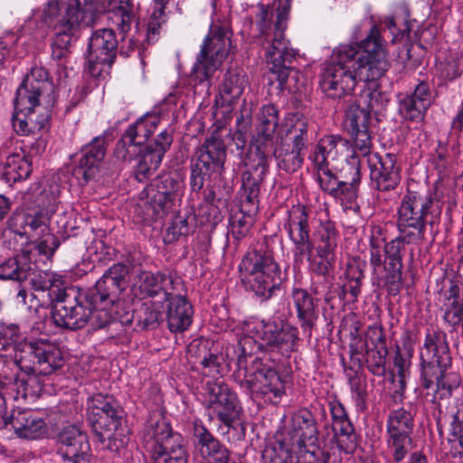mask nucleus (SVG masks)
I'll return each mask as SVG.
<instances>
[{"mask_svg":"<svg viewBox=\"0 0 463 463\" xmlns=\"http://www.w3.org/2000/svg\"><path fill=\"white\" fill-rule=\"evenodd\" d=\"M346 102L348 105L345 109V128L347 132L368 128L371 119L370 111L361 108L353 100V98H350Z\"/></svg>","mask_w":463,"mask_h":463,"instance_id":"obj_50","label":"nucleus"},{"mask_svg":"<svg viewBox=\"0 0 463 463\" xmlns=\"http://www.w3.org/2000/svg\"><path fill=\"white\" fill-rule=\"evenodd\" d=\"M305 150L291 146L289 144L281 143L279 146L273 147L271 144L270 149L267 148V156L272 153L277 165L280 170L287 173H295L303 164V152Z\"/></svg>","mask_w":463,"mask_h":463,"instance_id":"obj_37","label":"nucleus"},{"mask_svg":"<svg viewBox=\"0 0 463 463\" xmlns=\"http://www.w3.org/2000/svg\"><path fill=\"white\" fill-rule=\"evenodd\" d=\"M34 291H48L52 302L62 290L63 281L59 278L55 279L44 272H35L30 262V275L23 281Z\"/></svg>","mask_w":463,"mask_h":463,"instance_id":"obj_45","label":"nucleus"},{"mask_svg":"<svg viewBox=\"0 0 463 463\" xmlns=\"http://www.w3.org/2000/svg\"><path fill=\"white\" fill-rule=\"evenodd\" d=\"M123 418V409L113 395L99 392L88 398L86 421L100 443L106 440L104 432L122 426Z\"/></svg>","mask_w":463,"mask_h":463,"instance_id":"obj_11","label":"nucleus"},{"mask_svg":"<svg viewBox=\"0 0 463 463\" xmlns=\"http://www.w3.org/2000/svg\"><path fill=\"white\" fill-rule=\"evenodd\" d=\"M32 164L24 156L18 154L9 155L1 172V178L9 184L27 179L32 173Z\"/></svg>","mask_w":463,"mask_h":463,"instance_id":"obj_44","label":"nucleus"},{"mask_svg":"<svg viewBox=\"0 0 463 463\" xmlns=\"http://www.w3.org/2000/svg\"><path fill=\"white\" fill-rule=\"evenodd\" d=\"M151 463H188L189 455L182 444V438L176 440H167L165 446L155 449L150 447L148 453Z\"/></svg>","mask_w":463,"mask_h":463,"instance_id":"obj_38","label":"nucleus"},{"mask_svg":"<svg viewBox=\"0 0 463 463\" xmlns=\"http://www.w3.org/2000/svg\"><path fill=\"white\" fill-rule=\"evenodd\" d=\"M332 430L334 432L333 439L340 451L353 453L355 450L357 435L350 420L332 423Z\"/></svg>","mask_w":463,"mask_h":463,"instance_id":"obj_48","label":"nucleus"},{"mask_svg":"<svg viewBox=\"0 0 463 463\" xmlns=\"http://www.w3.org/2000/svg\"><path fill=\"white\" fill-rule=\"evenodd\" d=\"M184 184L183 177L176 171L157 175L148 187L141 193L146 194V203L156 214L168 212L176 199L182 195Z\"/></svg>","mask_w":463,"mask_h":463,"instance_id":"obj_20","label":"nucleus"},{"mask_svg":"<svg viewBox=\"0 0 463 463\" xmlns=\"http://www.w3.org/2000/svg\"><path fill=\"white\" fill-rule=\"evenodd\" d=\"M441 212L440 201L430 191H408L398 210L400 235L384 245L387 262L402 263L404 244L424 240L427 226L432 228L439 223Z\"/></svg>","mask_w":463,"mask_h":463,"instance_id":"obj_2","label":"nucleus"},{"mask_svg":"<svg viewBox=\"0 0 463 463\" xmlns=\"http://www.w3.org/2000/svg\"><path fill=\"white\" fill-rule=\"evenodd\" d=\"M106 151L105 137L102 136L94 137L81 149L78 164L73 169V175L80 181L82 180V184L95 179L99 173Z\"/></svg>","mask_w":463,"mask_h":463,"instance_id":"obj_26","label":"nucleus"},{"mask_svg":"<svg viewBox=\"0 0 463 463\" xmlns=\"http://www.w3.org/2000/svg\"><path fill=\"white\" fill-rule=\"evenodd\" d=\"M107 11L109 19L122 34H127L135 21L134 5L132 0H109Z\"/></svg>","mask_w":463,"mask_h":463,"instance_id":"obj_39","label":"nucleus"},{"mask_svg":"<svg viewBox=\"0 0 463 463\" xmlns=\"http://www.w3.org/2000/svg\"><path fill=\"white\" fill-rule=\"evenodd\" d=\"M294 430L298 435V444L312 445L319 440V430L315 416L311 411L304 408L293 417Z\"/></svg>","mask_w":463,"mask_h":463,"instance_id":"obj_41","label":"nucleus"},{"mask_svg":"<svg viewBox=\"0 0 463 463\" xmlns=\"http://www.w3.org/2000/svg\"><path fill=\"white\" fill-rule=\"evenodd\" d=\"M129 268L123 263H115L109 267L102 275L118 288L126 290L128 287Z\"/></svg>","mask_w":463,"mask_h":463,"instance_id":"obj_59","label":"nucleus"},{"mask_svg":"<svg viewBox=\"0 0 463 463\" xmlns=\"http://www.w3.org/2000/svg\"><path fill=\"white\" fill-rule=\"evenodd\" d=\"M160 119L156 115L146 114L130 124L118 140L114 156L117 161L128 165L139 153V148L146 146L148 138L156 131Z\"/></svg>","mask_w":463,"mask_h":463,"instance_id":"obj_18","label":"nucleus"},{"mask_svg":"<svg viewBox=\"0 0 463 463\" xmlns=\"http://www.w3.org/2000/svg\"><path fill=\"white\" fill-rule=\"evenodd\" d=\"M402 263L387 262L384 265L385 275L383 278V287L389 295L396 296L402 289Z\"/></svg>","mask_w":463,"mask_h":463,"instance_id":"obj_55","label":"nucleus"},{"mask_svg":"<svg viewBox=\"0 0 463 463\" xmlns=\"http://www.w3.org/2000/svg\"><path fill=\"white\" fill-rule=\"evenodd\" d=\"M191 232L188 218L183 215H176L173 219L171 226L166 230L165 242L172 243L177 241L181 236H187Z\"/></svg>","mask_w":463,"mask_h":463,"instance_id":"obj_60","label":"nucleus"},{"mask_svg":"<svg viewBox=\"0 0 463 463\" xmlns=\"http://www.w3.org/2000/svg\"><path fill=\"white\" fill-rule=\"evenodd\" d=\"M49 219L43 213H26L23 215L21 228L23 231H15L20 237H36L44 233L48 228Z\"/></svg>","mask_w":463,"mask_h":463,"instance_id":"obj_51","label":"nucleus"},{"mask_svg":"<svg viewBox=\"0 0 463 463\" xmlns=\"http://www.w3.org/2000/svg\"><path fill=\"white\" fill-rule=\"evenodd\" d=\"M57 454L64 462L90 463L92 457L87 433L77 425L64 426L57 436Z\"/></svg>","mask_w":463,"mask_h":463,"instance_id":"obj_23","label":"nucleus"},{"mask_svg":"<svg viewBox=\"0 0 463 463\" xmlns=\"http://www.w3.org/2000/svg\"><path fill=\"white\" fill-rule=\"evenodd\" d=\"M30 260L25 254L15 255L0 263V279L23 283L30 275Z\"/></svg>","mask_w":463,"mask_h":463,"instance_id":"obj_47","label":"nucleus"},{"mask_svg":"<svg viewBox=\"0 0 463 463\" xmlns=\"http://www.w3.org/2000/svg\"><path fill=\"white\" fill-rule=\"evenodd\" d=\"M52 319L56 326L79 330L90 320L93 309L98 307L89 294L76 287H64L52 302Z\"/></svg>","mask_w":463,"mask_h":463,"instance_id":"obj_9","label":"nucleus"},{"mask_svg":"<svg viewBox=\"0 0 463 463\" xmlns=\"http://www.w3.org/2000/svg\"><path fill=\"white\" fill-rule=\"evenodd\" d=\"M396 162V156L392 153H374L369 156L370 177L377 190H393L400 183V168Z\"/></svg>","mask_w":463,"mask_h":463,"instance_id":"obj_25","label":"nucleus"},{"mask_svg":"<svg viewBox=\"0 0 463 463\" xmlns=\"http://www.w3.org/2000/svg\"><path fill=\"white\" fill-rule=\"evenodd\" d=\"M248 86V78L241 68L229 69L220 90L222 99L229 104L237 100Z\"/></svg>","mask_w":463,"mask_h":463,"instance_id":"obj_40","label":"nucleus"},{"mask_svg":"<svg viewBox=\"0 0 463 463\" xmlns=\"http://www.w3.org/2000/svg\"><path fill=\"white\" fill-rule=\"evenodd\" d=\"M427 109L420 102L408 95L401 97L399 99L398 113L404 120L420 122L423 120Z\"/></svg>","mask_w":463,"mask_h":463,"instance_id":"obj_54","label":"nucleus"},{"mask_svg":"<svg viewBox=\"0 0 463 463\" xmlns=\"http://www.w3.org/2000/svg\"><path fill=\"white\" fill-rule=\"evenodd\" d=\"M414 429V413L399 408L392 411L387 419V446L395 462L404 459L412 449L411 434Z\"/></svg>","mask_w":463,"mask_h":463,"instance_id":"obj_19","label":"nucleus"},{"mask_svg":"<svg viewBox=\"0 0 463 463\" xmlns=\"http://www.w3.org/2000/svg\"><path fill=\"white\" fill-rule=\"evenodd\" d=\"M257 163L250 165L241 175V188L244 191L246 203L254 205L259 202L260 186L268 173L267 151L257 147Z\"/></svg>","mask_w":463,"mask_h":463,"instance_id":"obj_30","label":"nucleus"},{"mask_svg":"<svg viewBox=\"0 0 463 463\" xmlns=\"http://www.w3.org/2000/svg\"><path fill=\"white\" fill-rule=\"evenodd\" d=\"M53 89L48 71L42 67L33 68L16 90L14 107L24 111L39 106L41 98H47L49 102Z\"/></svg>","mask_w":463,"mask_h":463,"instance_id":"obj_21","label":"nucleus"},{"mask_svg":"<svg viewBox=\"0 0 463 463\" xmlns=\"http://www.w3.org/2000/svg\"><path fill=\"white\" fill-rule=\"evenodd\" d=\"M339 239V232L333 221L326 220L320 222L315 231V241H313L316 253H326L335 255Z\"/></svg>","mask_w":463,"mask_h":463,"instance_id":"obj_43","label":"nucleus"},{"mask_svg":"<svg viewBox=\"0 0 463 463\" xmlns=\"http://www.w3.org/2000/svg\"><path fill=\"white\" fill-rule=\"evenodd\" d=\"M172 143V133L165 129L153 142L139 148V153L134 156V159H137V165L133 166L135 178L138 182H146L158 169Z\"/></svg>","mask_w":463,"mask_h":463,"instance_id":"obj_22","label":"nucleus"},{"mask_svg":"<svg viewBox=\"0 0 463 463\" xmlns=\"http://www.w3.org/2000/svg\"><path fill=\"white\" fill-rule=\"evenodd\" d=\"M182 437L175 433L169 422L160 414H154L147 420L143 430V441L147 453L151 448L165 446L167 440L180 439Z\"/></svg>","mask_w":463,"mask_h":463,"instance_id":"obj_33","label":"nucleus"},{"mask_svg":"<svg viewBox=\"0 0 463 463\" xmlns=\"http://www.w3.org/2000/svg\"><path fill=\"white\" fill-rule=\"evenodd\" d=\"M106 440L104 448L111 452H118L128 444V438L124 434L122 426L118 430L104 432Z\"/></svg>","mask_w":463,"mask_h":463,"instance_id":"obj_63","label":"nucleus"},{"mask_svg":"<svg viewBox=\"0 0 463 463\" xmlns=\"http://www.w3.org/2000/svg\"><path fill=\"white\" fill-rule=\"evenodd\" d=\"M198 357L201 359L200 364L207 370L208 374H221L223 373L224 358L222 354H215L207 351L206 345L199 348Z\"/></svg>","mask_w":463,"mask_h":463,"instance_id":"obj_58","label":"nucleus"},{"mask_svg":"<svg viewBox=\"0 0 463 463\" xmlns=\"http://www.w3.org/2000/svg\"><path fill=\"white\" fill-rule=\"evenodd\" d=\"M5 425H11L18 437L36 439L46 433V423L32 411L13 410L11 414L4 415Z\"/></svg>","mask_w":463,"mask_h":463,"instance_id":"obj_29","label":"nucleus"},{"mask_svg":"<svg viewBox=\"0 0 463 463\" xmlns=\"http://www.w3.org/2000/svg\"><path fill=\"white\" fill-rule=\"evenodd\" d=\"M231 234L237 241L244 239L251 227V218L250 215L245 216L243 214H234L230 220Z\"/></svg>","mask_w":463,"mask_h":463,"instance_id":"obj_61","label":"nucleus"},{"mask_svg":"<svg viewBox=\"0 0 463 463\" xmlns=\"http://www.w3.org/2000/svg\"><path fill=\"white\" fill-rule=\"evenodd\" d=\"M115 307H101L93 309L90 322L93 329H102L115 323V317L112 315Z\"/></svg>","mask_w":463,"mask_h":463,"instance_id":"obj_62","label":"nucleus"},{"mask_svg":"<svg viewBox=\"0 0 463 463\" xmlns=\"http://www.w3.org/2000/svg\"><path fill=\"white\" fill-rule=\"evenodd\" d=\"M95 14L90 5L79 0H49L43 9V21L55 31L51 45L52 58L64 65L71 53V42L81 26L93 24Z\"/></svg>","mask_w":463,"mask_h":463,"instance_id":"obj_4","label":"nucleus"},{"mask_svg":"<svg viewBox=\"0 0 463 463\" xmlns=\"http://www.w3.org/2000/svg\"><path fill=\"white\" fill-rule=\"evenodd\" d=\"M194 447L207 463H230L232 451L200 420L193 422Z\"/></svg>","mask_w":463,"mask_h":463,"instance_id":"obj_24","label":"nucleus"},{"mask_svg":"<svg viewBox=\"0 0 463 463\" xmlns=\"http://www.w3.org/2000/svg\"><path fill=\"white\" fill-rule=\"evenodd\" d=\"M420 386L433 399L449 398L461 383V376L452 370L447 335L439 330L428 331L420 352Z\"/></svg>","mask_w":463,"mask_h":463,"instance_id":"obj_3","label":"nucleus"},{"mask_svg":"<svg viewBox=\"0 0 463 463\" xmlns=\"http://www.w3.org/2000/svg\"><path fill=\"white\" fill-rule=\"evenodd\" d=\"M279 119V110L274 104H267L261 107L258 114L257 147L261 146V149L267 151V144H273Z\"/></svg>","mask_w":463,"mask_h":463,"instance_id":"obj_35","label":"nucleus"},{"mask_svg":"<svg viewBox=\"0 0 463 463\" xmlns=\"http://www.w3.org/2000/svg\"><path fill=\"white\" fill-rule=\"evenodd\" d=\"M161 295L164 296L165 303L171 302L175 298H185L182 293L184 291L183 279L172 274L165 273Z\"/></svg>","mask_w":463,"mask_h":463,"instance_id":"obj_57","label":"nucleus"},{"mask_svg":"<svg viewBox=\"0 0 463 463\" xmlns=\"http://www.w3.org/2000/svg\"><path fill=\"white\" fill-rule=\"evenodd\" d=\"M124 291L106 278L101 277L96 282L94 288L86 292L97 307H116L119 303L121 293Z\"/></svg>","mask_w":463,"mask_h":463,"instance_id":"obj_42","label":"nucleus"},{"mask_svg":"<svg viewBox=\"0 0 463 463\" xmlns=\"http://www.w3.org/2000/svg\"><path fill=\"white\" fill-rule=\"evenodd\" d=\"M313 292L309 293L301 288H293L291 297L297 310V317L299 321L303 334L310 338L312 331L317 326L319 317L318 300L313 298Z\"/></svg>","mask_w":463,"mask_h":463,"instance_id":"obj_28","label":"nucleus"},{"mask_svg":"<svg viewBox=\"0 0 463 463\" xmlns=\"http://www.w3.org/2000/svg\"><path fill=\"white\" fill-rule=\"evenodd\" d=\"M335 178L338 181L361 183V164L357 156L353 155L339 169L337 174H335Z\"/></svg>","mask_w":463,"mask_h":463,"instance_id":"obj_56","label":"nucleus"},{"mask_svg":"<svg viewBox=\"0 0 463 463\" xmlns=\"http://www.w3.org/2000/svg\"><path fill=\"white\" fill-rule=\"evenodd\" d=\"M165 318L166 326L172 333H183L191 326L194 308L187 298H175L165 303Z\"/></svg>","mask_w":463,"mask_h":463,"instance_id":"obj_32","label":"nucleus"},{"mask_svg":"<svg viewBox=\"0 0 463 463\" xmlns=\"http://www.w3.org/2000/svg\"><path fill=\"white\" fill-rule=\"evenodd\" d=\"M377 80H367L368 87L362 94L367 102V109L369 111L378 113L382 111L389 103V94L383 91L376 82Z\"/></svg>","mask_w":463,"mask_h":463,"instance_id":"obj_53","label":"nucleus"},{"mask_svg":"<svg viewBox=\"0 0 463 463\" xmlns=\"http://www.w3.org/2000/svg\"><path fill=\"white\" fill-rule=\"evenodd\" d=\"M272 17L271 9L263 4L258 5L255 19L259 37L266 51L269 71L275 76L279 90H284L288 89V80L295 71L293 63L296 61V52L285 37L288 24H274Z\"/></svg>","mask_w":463,"mask_h":463,"instance_id":"obj_5","label":"nucleus"},{"mask_svg":"<svg viewBox=\"0 0 463 463\" xmlns=\"http://www.w3.org/2000/svg\"><path fill=\"white\" fill-rule=\"evenodd\" d=\"M165 272H151L143 270L137 275V283L139 289L148 298L161 296L163 279Z\"/></svg>","mask_w":463,"mask_h":463,"instance_id":"obj_52","label":"nucleus"},{"mask_svg":"<svg viewBox=\"0 0 463 463\" xmlns=\"http://www.w3.org/2000/svg\"><path fill=\"white\" fill-rule=\"evenodd\" d=\"M239 270L249 278L250 288L261 301L271 298L286 280V273L266 242L256 245L243 256Z\"/></svg>","mask_w":463,"mask_h":463,"instance_id":"obj_6","label":"nucleus"},{"mask_svg":"<svg viewBox=\"0 0 463 463\" xmlns=\"http://www.w3.org/2000/svg\"><path fill=\"white\" fill-rule=\"evenodd\" d=\"M226 160V146L224 141L212 135L206 138L197 151V158L191 166L190 186L193 192H200L204 181L213 174L222 175L224 172Z\"/></svg>","mask_w":463,"mask_h":463,"instance_id":"obj_13","label":"nucleus"},{"mask_svg":"<svg viewBox=\"0 0 463 463\" xmlns=\"http://www.w3.org/2000/svg\"><path fill=\"white\" fill-rule=\"evenodd\" d=\"M230 39L223 32L207 36L201 47L191 71V80L195 84L206 83L209 88L222 61L227 57Z\"/></svg>","mask_w":463,"mask_h":463,"instance_id":"obj_12","label":"nucleus"},{"mask_svg":"<svg viewBox=\"0 0 463 463\" xmlns=\"http://www.w3.org/2000/svg\"><path fill=\"white\" fill-rule=\"evenodd\" d=\"M352 354H360L364 350V364L366 369L374 376L383 377L386 373V357L388 351L383 350L380 347V350L369 349L368 343H364L361 346L358 345H350Z\"/></svg>","mask_w":463,"mask_h":463,"instance_id":"obj_46","label":"nucleus"},{"mask_svg":"<svg viewBox=\"0 0 463 463\" xmlns=\"http://www.w3.org/2000/svg\"><path fill=\"white\" fill-rule=\"evenodd\" d=\"M311 212L304 205H294L288 211L284 228L293 244L292 254L295 263L302 264L309 260L314 251L311 239Z\"/></svg>","mask_w":463,"mask_h":463,"instance_id":"obj_17","label":"nucleus"},{"mask_svg":"<svg viewBox=\"0 0 463 463\" xmlns=\"http://www.w3.org/2000/svg\"><path fill=\"white\" fill-rule=\"evenodd\" d=\"M205 391L208 394L206 408L227 429L225 433L238 427L243 430L241 421L242 408L236 392L222 382H208Z\"/></svg>","mask_w":463,"mask_h":463,"instance_id":"obj_15","label":"nucleus"},{"mask_svg":"<svg viewBox=\"0 0 463 463\" xmlns=\"http://www.w3.org/2000/svg\"><path fill=\"white\" fill-rule=\"evenodd\" d=\"M8 365H0V389L5 392H15V399L21 396L24 399L27 397H34L42 391V384L38 377L27 376L20 377L16 374L9 375L7 373Z\"/></svg>","mask_w":463,"mask_h":463,"instance_id":"obj_34","label":"nucleus"},{"mask_svg":"<svg viewBox=\"0 0 463 463\" xmlns=\"http://www.w3.org/2000/svg\"><path fill=\"white\" fill-rule=\"evenodd\" d=\"M20 328L15 324L2 326L0 328V351H6L19 339Z\"/></svg>","mask_w":463,"mask_h":463,"instance_id":"obj_64","label":"nucleus"},{"mask_svg":"<svg viewBox=\"0 0 463 463\" xmlns=\"http://www.w3.org/2000/svg\"><path fill=\"white\" fill-rule=\"evenodd\" d=\"M261 349L269 354L273 364L280 362L283 357H289L297 351L299 341L298 329L283 321H261Z\"/></svg>","mask_w":463,"mask_h":463,"instance_id":"obj_16","label":"nucleus"},{"mask_svg":"<svg viewBox=\"0 0 463 463\" xmlns=\"http://www.w3.org/2000/svg\"><path fill=\"white\" fill-rule=\"evenodd\" d=\"M388 69L386 52L374 25L360 44H341L333 52L320 74L319 86L328 99H350L357 75L364 80H378Z\"/></svg>","mask_w":463,"mask_h":463,"instance_id":"obj_1","label":"nucleus"},{"mask_svg":"<svg viewBox=\"0 0 463 463\" xmlns=\"http://www.w3.org/2000/svg\"><path fill=\"white\" fill-rule=\"evenodd\" d=\"M409 16L408 9L406 7H401L392 16L386 17L382 22L384 30H388L392 35V43L411 33Z\"/></svg>","mask_w":463,"mask_h":463,"instance_id":"obj_49","label":"nucleus"},{"mask_svg":"<svg viewBox=\"0 0 463 463\" xmlns=\"http://www.w3.org/2000/svg\"><path fill=\"white\" fill-rule=\"evenodd\" d=\"M280 131L291 141V146L303 150H307L313 137L309 120L298 112H290L284 117Z\"/></svg>","mask_w":463,"mask_h":463,"instance_id":"obj_31","label":"nucleus"},{"mask_svg":"<svg viewBox=\"0 0 463 463\" xmlns=\"http://www.w3.org/2000/svg\"><path fill=\"white\" fill-rule=\"evenodd\" d=\"M134 319L137 320V326L143 330L156 329L164 321L162 313L154 303H142L131 314L126 313L119 317L120 323L126 326L131 325Z\"/></svg>","mask_w":463,"mask_h":463,"instance_id":"obj_36","label":"nucleus"},{"mask_svg":"<svg viewBox=\"0 0 463 463\" xmlns=\"http://www.w3.org/2000/svg\"><path fill=\"white\" fill-rule=\"evenodd\" d=\"M118 46V42L112 29L95 31L89 42L85 72L98 80L109 77L117 57Z\"/></svg>","mask_w":463,"mask_h":463,"instance_id":"obj_14","label":"nucleus"},{"mask_svg":"<svg viewBox=\"0 0 463 463\" xmlns=\"http://www.w3.org/2000/svg\"><path fill=\"white\" fill-rule=\"evenodd\" d=\"M348 144L349 141L339 135L324 136L311 151L309 159L317 171L321 189L335 199L352 203L357 198L360 184L336 180L329 167Z\"/></svg>","mask_w":463,"mask_h":463,"instance_id":"obj_7","label":"nucleus"},{"mask_svg":"<svg viewBox=\"0 0 463 463\" xmlns=\"http://www.w3.org/2000/svg\"><path fill=\"white\" fill-rule=\"evenodd\" d=\"M228 366L232 364L239 371L244 370L247 377L245 384L247 388L256 395H260L265 402L277 404L285 393L284 383L273 365L263 364L262 361H256L252 373L247 375L246 354L239 345H232L226 350Z\"/></svg>","mask_w":463,"mask_h":463,"instance_id":"obj_8","label":"nucleus"},{"mask_svg":"<svg viewBox=\"0 0 463 463\" xmlns=\"http://www.w3.org/2000/svg\"><path fill=\"white\" fill-rule=\"evenodd\" d=\"M310 260L309 269L311 272L317 275L319 279L313 282L311 290L314 295H323L326 302L330 303L335 296L332 294L335 277L332 274L335 264V255L326 253H316V256Z\"/></svg>","mask_w":463,"mask_h":463,"instance_id":"obj_27","label":"nucleus"},{"mask_svg":"<svg viewBox=\"0 0 463 463\" xmlns=\"http://www.w3.org/2000/svg\"><path fill=\"white\" fill-rule=\"evenodd\" d=\"M14 364L27 376L50 375L63 365L61 352L49 343L24 342L18 345Z\"/></svg>","mask_w":463,"mask_h":463,"instance_id":"obj_10","label":"nucleus"}]
</instances>
